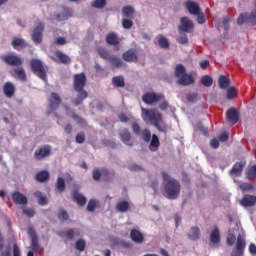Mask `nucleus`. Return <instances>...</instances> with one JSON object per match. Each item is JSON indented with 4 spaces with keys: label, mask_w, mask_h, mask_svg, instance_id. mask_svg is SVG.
<instances>
[{
    "label": "nucleus",
    "mask_w": 256,
    "mask_h": 256,
    "mask_svg": "<svg viewBox=\"0 0 256 256\" xmlns=\"http://www.w3.org/2000/svg\"><path fill=\"white\" fill-rule=\"evenodd\" d=\"M91 5L95 9H103L107 5V0H95Z\"/></svg>",
    "instance_id": "09e8293b"
},
{
    "label": "nucleus",
    "mask_w": 256,
    "mask_h": 256,
    "mask_svg": "<svg viewBox=\"0 0 256 256\" xmlns=\"http://www.w3.org/2000/svg\"><path fill=\"white\" fill-rule=\"evenodd\" d=\"M131 209V205L128 201H120L116 204V210H118L119 213H127Z\"/></svg>",
    "instance_id": "c85d7f7f"
},
{
    "label": "nucleus",
    "mask_w": 256,
    "mask_h": 256,
    "mask_svg": "<svg viewBox=\"0 0 256 256\" xmlns=\"http://www.w3.org/2000/svg\"><path fill=\"white\" fill-rule=\"evenodd\" d=\"M27 233H28L30 239H37V238H39L37 236V233L35 232V228H33V227H29L28 230H27Z\"/></svg>",
    "instance_id": "338daca9"
},
{
    "label": "nucleus",
    "mask_w": 256,
    "mask_h": 256,
    "mask_svg": "<svg viewBox=\"0 0 256 256\" xmlns=\"http://www.w3.org/2000/svg\"><path fill=\"white\" fill-rule=\"evenodd\" d=\"M198 97H199V94L190 93V94H187L186 99L189 103H195V101H197Z\"/></svg>",
    "instance_id": "052dcab7"
},
{
    "label": "nucleus",
    "mask_w": 256,
    "mask_h": 256,
    "mask_svg": "<svg viewBox=\"0 0 256 256\" xmlns=\"http://www.w3.org/2000/svg\"><path fill=\"white\" fill-rule=\"evenodd\" d=\"M236 241V244H235ZM226 245L228 247H233L230 256H244L245 249L247 247V242L245 241V235L239 234L237 237L235 236V230L230 229L228 230L227 238H226Z\"/></svg>",
    "instance_id": "f03ea898"
},
{
    "label": "nucleus",
    "mask_w": 256,
    "mask_h": 256,
    "mask_svg": "<svg viewBox=\"0 0 256 256\" xmlns=\"http://www.w3.org/2000/svg\"><path fill=\"white\" fill-rule=\"evenodd\" d=\"M3 93L5 97L11 99V97H14L15 95V85L11 82H6L3 86Z\"/></svg>",
    "instance_id": "412c9836"
},
{
    "label": "nucleus",
    "mask_w": 256,
    "mask_h": 256,
    "mask_svg": "<svg viewBox=\"0 0 256 256\" xmlns=\"http://www.w3.org/2000/svg\"><path fill=\"white\" fill-rule=\"evenodd\" d=\"M122 58L127 63H133V62H137L139 60V57L137 56V50H135V49H130V50L124 52L122 55Z\"/></svg>",
    "instance_id": "2eb2a0df"
},
{
    "label": "nucleus",
    "mask_w": 256,
    "mask_h": 256,
    "mask_svg": "<svg viewBox=\"0 0 256 256\" xmlns=\"http://www.w3.org/2000/svg\"><path fill=\"white\" fill-rule=\"evenodd\" d=\"M108 62L110 63V65H112V67H116V69H119V67H123V61H121V58L113 54L112 56H110Z\"/></svg>",
    "instance_id": "72a5a7b5"
},
{
    "label": "nucleus",
    "mask_w": 256,
    "mask_h": 256,
    "mask_svg": "<svg viewBox=\"0 0 256 256\" xmlns=\"http://www.w3.org/2000/svg\"><path fill=\"white\" fill-rule=\"evenodd\" d=\"M160 146H161V142L159 141V136H157L156 134H153L152 138L150 139V150L157 151Z\"/></svg>",
    "instance_id": "c756f323"
},
{
    "label": "nucleus",
    "mask_w": 256,
    "mask_h": 256,
    "mask_svg": "<svg viewBox=\"0 0 256 256\" xmlns=\"http://www.w3.org/2000/svg\"><path fill=\"white\" fill-rule=\"evenodd\" d=\"M28 44L25 41V39L23 38H19V37H14L12 39V47L14 49H25V47H27Z\"/></svg>",
    "instance_id": "393cba45"
},
{
    "label": "nucleus",
    "mask_w": 256,
    "mask_h": 256,
    "mask_svg": "<svg viewBox=\"0 0 256 256\" xmlns=\"http://www.w3.org/2000/svg\"><path fill=\"white\" fill-rule=\"evenodd\" d=\"M58 219L60 221H69V213L63 208L59 209Z\"/></svg>",
    "instance_id": "de8ad7c7"
},
{
    "label": "nucleus",
    "mask_w": 256,
    "mask_h": 256,
    "mask_svg": "<svg viewBox=\"0 0 256 256\" xmlns=\"http://www.w3.org/2000/svg\"><path fill=\"white\" fill-rule=\"evenodd\" d=\"M12 201L16 205H27V196L21 194V192H14L12 194Z\"/></svg>",
    "instance_id": "aec40b11"
},
{
    "label": "nucleus",
    "mask_w": 256,
    "mask_h": 256,
    "mask_svg": "<svg viewBox=\"0 0 256 256\" xmlns=\"http://www.w3.org/2000/svg\"><path fill=\"white\" fill-rule=\"evenodd\" d=\"M247 176L249 179H255L256 177V165H253L249 168L247 172Z\"/></svg>",
    "instance_id": "13d9d810"
},
{
    "label": "nucleus",
    "mask_w": 256,
    "mask_h": 256,
    "mask_svg": "<svg viewBox=\"0 0 256 256\" xmlns=\"http://www.w3.org/2000/svg\"><path fill=\"white\" fill-rule=\"evenodd\" d=\"M236 95H237V90L235 89V87H230L227 89L226 99L228 100L235 99Z\"/></svg>",
    "instance_id": "3c124183"
},
{
    "label": "nucleus",
    "mask_w": 256,
    "mask_h": 256,
    "mask_svg": "<svg viewBox=\"0 0 256 256\" xmlns=\"http://www.w3.org/2000/svg\"><path fill=\"white\" fill-rule=\"evenodd\" d=\"M23 213L26 214L27 217H35V210H33V208H24Z\"/></svg>",
    "instance_id": "774afa93"
},
{
    "label": "nucleus",
    "mask_w": 256,
    "mask_h": 256,
    "mask_svg": "<svg viewBox=\"0 0 256 256\" xmlns=\"http://www.w3.org/2000/svg\"><path fill=\"white\" fill-rule=\"evenodd\" d=\"M51 155V146L50 145H43L39 147L34 152V158L36 161H43V159H47Z\"/></svg>",
    "instance_id": "9b49d317"
},
{
    "label": "nucleus",
    "mask_w": 256,
    "mask_h": 256,
    "mask_svg": "<svg viewBox=\"0 0 256 256\" xmlns=\"http://www.w3.org/2000/svg\"><path fill=\"white\" fill-rule=\"evenodd\" d=\"M97 53L101 59H104V61H108L110 57L112 56L111 52L109 50L105 49L104 47H97Z\"/></svg>",
    "instance_id": "7c9ffc66"
},
{
    "label": "nucleus",
    "mask_w": 256,
    "mask_h": 256,
    "mask_svg": "<svg viewBox=\"0 0 256 256\" xmlns=\"http://www.w3.org/2000/svg\"><path fill=\"white\" fill-rule=\"evenodd\" d=\"M31 249L34 253H41V245H39V238L31 239Z\"/></svg>",
    "instance_id": "79ce46f5"
},
{
    "label": "nucleus",
    "mask_w": 256,
    "mask_h": 256,
    "mask_svg": "<svg viewBox=\"0 0 256 256\" xmlns=\"http://www.w3.org/2000/svg\"><path fill=\"white\" fill-rule=\"evenodd\" d=\"M230 83H231V80L225 75H221L218 79V85L220 89H227Z\"/></svg>",
    "instance_id": "473e14b6"
},
{
    "label": "nucleus",
    "mask_w": 256,
    "mask_h": 256,
    "mask_svg": "<svg viewBox=\"0 0 256 256\" xmlns=\"http://www.w3.org/2000/svg\"><path fill=\"white\" fill-rule=\"evenodd\" d=\"M1 60L6 63V65H10V67H21V65H23V59L13 54L2 55Z\"/></svg>",
    "instance_id": "9d476101"
},
{
    "label": "nucleus",
    "mask_w": 256,
    "mask_h": 256,
    "mask_svg": "<svg viewBox=\"0 0 256 256\" xmlns=\"http://www.w3.org/2000/svg\"><path fill=\"white\" fill-rule=\"evenodd\" d=\"M34 196L38 199L39 205L45 206L48 203L47 197L44 196L41 191L34 192Z\"/></svg>",
    "instance_id": "4c0bfd02"
},
{
    "label": "nucleus",
    "mask_w": 256,
    "mask_h": 256,
    "mask_svg": "<svg viewBox=\"0 0 256 256\" xmlns=\"http://www.w3.org/2000/svg\"><path fill=\"white\" fill-rule=\"evenodd\" d=\"M69 17H71V12L69 11V9L64 8L62 13H59L56 15V20L57 21H67V19H69Z\"/></svg>",
    "instance_id": "c9c22d12"
},
{
    "label": "nucleus",
    "mask_w": 256,
    "mask_h": 256,
    "mask_svg": "<svg viewBox=\"0 0 256 256\" xmlns=\"http://www.w3.org/2000/svg\"><path fill=\"white\" fill-rule=\"evenodd\" d=\"M245 165H247V162L245 160H241L240 162H236L232 169L229 171L230 175H234L235 177H241L243 173V169H245Z\"/></svg>",
    "instance_id": "f8f14e48"
},
{
    "label": "nucleus",
    "mask_w": 256,
    "mask_h": 256,
    "mask_svg": "<svg viewBox=\"0 0 256 256\" xmlns=\"http://www.w3.org/2000/svg\"><path fill=\"white\" fill-rule=\"evenodd\" d=\"M210 242L212 245H219L221 243V232L219 231V227L215 226L210 233Z\"/></svg>",
    "instance_id": "6ab92c4d"
},
{
    "label": "nucleus",
    "mask_w": 256,
    "mask_h": 256,
    "mask_svg": "<svg viewBox=\"0 0 256 256\" xmlns=\"http://www.w3.org/2000/svg\"><path fill=\"white\" fill-rule=\"evenodd\" d=\"M132 131L135 135H141V126H139V123L133 122L132 123Z\"/></svg>",
    "instance_id": "bf43d9fd"
},
{
    "label": "nucleus",
    "mask_w": 256,
    "mask_h": 256,
    "mask_svg": "<svg viewBox=\"0 0 256 256\" xmlns=\"http://www.w3.org/2000/svg\"><path fill=\"white\" fill-rule=\"evenodd\" d=\"M163 99H165V95L154 92H147L142 96V101L146 105H154V103H159Z\"/></svg>",
    "instance_id": "1a4fd4ad"
},
{
    "label": "nucleus",
    "mask_w": 256,
    "mask_h": 256,
    "mask_svg": "<svg viewBox=\"0 0 256 256\" xmlns=\"http://www.w3.org/2000/svg\"><path fill=\"white\" fill-rule=\"evenodd\" d=\"M180 32V36L177 38L178 43L180 45H187L189 43V38L187 37V34Z\"/></svg>",
    "instance_id": "5fc2aeb1"
},
{
    "label": "nucleus",
    "mask_w": 256,
    "mask_h": 256,
    "mask_svg": "<svg viewBox=\"0 0 256 256\" xmlns=\"http://www.w3.org/2000/svg\"><path fill=\"white\" fill-rule=\"evenodd\" d=\"M201 238V230L197 226H193L190 229V232L188 233V239L190 241H199Z\"/></svg>",
    "instance_id": "b1692460"
},
{
    "label": "nucleus",
    "mask_w": 256,
    "mask_h": 256,
    "mask_svg": "<svg viewBox=\"0 0 256 256\" xmlns=\"http://www.w3.org/2000/svg\"><path fill=\"white\" fill-rule=\"evenodd\" d=\"M72 198L74 199V201L77 202L78 205H80V207H85L87 203V198H85L83 194L79 193V191L74 190L72 192Z\"/></svg>",
    "instance_id": "4be33fe9"
},
{
    "label": "nucleus",
    "mask_w": 256,
    "mask_h": 256,
    "mask_svg": "<svg viewBox=\"0 0 256 256\" xmlns=\"http://www.w3.org/2000/svg\"><path fill=\"white\" fill-rule=\"evenodd\" d=\"M140 135L143 139V141H145V143H149V141H151V130L145 128L144 130H142V132H140Z\"/></svg>",
    "instance_id": "c03bdc74"
},
{
    "label": "nucleus",
    "mask_w": 256,
    "mask_h": 256,
    "mask_svg": "<svg viewBox=\"0 0 256 256\" xmlns=\"http://www.w3.org/2000/svg\"><path fill=\"white\" fill-rule=\"evenodd\" d=\"M101 177H102V170L99 168H95L92 171V178L94 181H101Z\"/></svg>",
    "instance_id": "603ef678"
},
{
    "label": "nucleus",
    "mask_w": 256,
    "mask_h": 256,
    "mask_svg": "<svg viewBox=\"0 0 256 256\" xmlns=\"http://www.w3.org/2000/svg\"><path fill=\"white\" fill-rule=\"evenodd\" d=\"M185 7L187 11H189L190 15H199L201 12V7H199V4L190 0L185 2Z\"/></svg>",
    "instance_id": "a211bd4d"
},
{
    "label": "nucleus",
    "mask_w": 256,
    "mask_h": 256,
    "mask_svg": "<svg viewBox=\"0 0 256 256\" xmlns=\"http://www.w3.org/2000/svg\"><path fill=\"white\" fill-rule=\"evenodd\" d=\"M162 180L164 181V191L167 195V199L175 200L181 194V183L172 178L167 172H161Z\"/></svg>",
    "instance_id": "7ed1b4c3"
},
{
    "label": "nucleus",
    "mask_w": 256,
    "mask_h": 256,
    "mask_svg": "<svg viewBox=\"0 0 256 256\" xmlns=\"http://www.w3.org/2000/svg\"><path fill=\"white\" fill-rule=\"evenodd\" d=\"M194 25L188 17L181 18V25L178 27V30L183 33H189L193 29Z\"/></svg>",
    "instance_id": "4468645a"
},
{
    "label": "nucleus",
    "mask_w": 256,
    "mask_h": 256,
    "mask_svg": "<svg viewBox=\"0 0 256 256\" xmlns=\"http://www.w3.org/2000/svg\"><path fill=\"white\" fill-rule=\"evenodd\" d=\"M97 203L98 202L95 199L89 200L87 204V211H89L90 213H93V211H95V209L97 208Z\"/></svg>",
    "instance_id": "6e6d98bb"
},
{
    "label": "nucleus",
    "mask_w": 256,
    "mask_h": 256,
    "mask_svg": "<svg viewBox=\"0 0 256 256\" xmlns=\"http://www.w3.org/2000/svg\"><path fill=\"white\" fill-rule=\"evenodd\" d=\"M87 97H89V94L87 93V91L78 92L77 98L73 101L74 105L76 107L78 105H81V103H83V101H85V99H87Z\"/></svg>",
    "instance_id": "f704fd0d"
},
{
    "label": "nucleus",
    "mask_w": 256,
    "mask_h": 256,
    "mask_svg": "<svg viewBox=\"0 0 256 256\" xmlns=\"http://www.w3.org/2000/svg\"><path fill=\"white\" fill-rule=\"evenodd\" d=\"M130 237H131V240L134 243H143V241L145 240V237L143 236V233H141L137 229H132L131 230Z\"/></svg>",
    "instance_id": "5701e85b"
},
{
    "label": "nucleus",
    "mask_w": 256,
    "mask_h": 256,
    "mask_svg": "<svg viewBox=\"0 0 256 256\" xmlns=\"http://www.w3.org/2000/svg\"><path fill=\"white\" fill-rule=\"evenodd\" d=\"M85 85H87V76H85V73L75 74L73 82L74 90L76 92H83L85 91Z\"/></svg>",
    "instance_id": "6e6552de"
},
{
    "label": "nucleus",
    "mask_w": 256,
    "mask_h": 256,
    "mask_svg": "<svg viewBox=\"0 0 256 256\" xmlns=\"http://www.w3.org/2000/svg\"><path fill=\"white\" fill-rule=\"evenodd\" d=\"M226 119L231 125L237 124L239 121V112L235 108H230L226 113Z\"/></svg>",
    "instance_id": "dca6fc26"
},
{
    "label": "nucleus",
    "mask_w": 256,
    "mask_h": 256,
    "mask_svg": "<svg viewBox=\"0 0 256 256\" xmlns=\"http://www.w3.org/2000/svg\"><path fill=\"white\" fill-rule=\"evenodd\" d=\"M30 67L34 75H37L42 81H47V70L41 60L35 58L31 59Z\"/></svg>",
    "instance_id": "39448f33"
},
{
    "label": "nucleus",
    "mask_w": 256,
    "mask_h": 256,
    "mask_svg": "<svg viewBox=\"0 0 256 256\" xmlns=\"http://www.w3.org/2000/svg\"><path fill=\"white\" fill-rule=\"evenodd\" d=\"M151 189H153L154 193H159V180H153L150 183Z\"/></svg>",
    "instance_id": "0e129e2a"
},
{
    "label": "nucleus",
    "mask_w": 256,
    "mask_h": 256,
    "mask_svg": "<svg viewBox=\"0 0 256 256\" xmlns=\"http://www.w3.org/2000/svg\"><path fill=\"white\" fill-rule=\"evenodd\" d=\"M174 75L177 78V84L182 85L183 87H189V85H193V83H195L193 74H188L183 64L176 65Z\"/></svg>",
    "instance_id": "20e7f679"
},
{
    "label": "nucleus",
    "mask_w": 256,
    "mask_h": 256,
    "mask_svg": "<svg viewBox=\"0 0 256 256\" xmlns=\"http://www.w3.org/2000/svg\"><path fill=\"white\" fill-rule=\"evenodd\" d=\"M122 13L124 17H128V19H133V15L135 14V9L131 6H125L122 8Z\"/></svg>",
    "instance_id": "58836bf2"
},
{
    "label": "nucleus",
    "mask_w": 256,
    "mask_h": 256,
    "mask_svg": "<svg viewBox=\"0 0 256 256\" xmlns=\"http://www.w3.org/2000/svg\"><path fill=\"white\" fill-rule=\"evenodd\" d=\"M58 235L59 237H62V239H67V241H73V239H75V230L68 229L65 231H60Z\"/></svg>",
    "instance_id": "bb28decb"
},
{
    "label": "nucleus",
    "mask_w": 256,
    "mask_h": 256,
    "mask_svg": "<svg viewBox=\"0 0 256 256\" xmlns=\"http://www.w3.org/2000/svg\"><path fill=\"white\" fill-rule=\"evenodd\" d=\"M43 31H45V24L38 22L31 34L32 41L35 45H41L43 43Z\"/></svg>",
    "instance_id": "423d86ee"
},
{
    "label": "nucleus",
    "mask_w": 256,
    "mask_h": 256,
    "mask_svg": "<svg viewBox=\"0 0 256 256\" xmlns=\"http://www.w3.org/2000/svg\"><path fill=\"white\" fill-rule=\"evenodd\" d=\"M35 180H36L38 183H45L46 181H49V171H47V170H42V171L38 172V173L35 175Z\"/></svg>",
    "instance_id": "cd10ccee"
},
{
    "label": "nucleus",
    "mask_w": 256,
    "mask_h": 256,
    "mask_svg": "<svg viewBox=\"0 0 256 256\" xmlns=\"http://www.w3.org/2000/svg\"><path fill=\"white\" fill-rule=\"evenodd\" d=\"M14 73L17 75L19 81H27V74L25 73V69H23V67L15 68Z\"/></svg>",
    "instance_id": "e433bc0d"
},
{
    "label": "nucleus",
    "mask_w": 256,
    "mask_h": 256,
    "mask_svg": "<svg viewBox=\"0 0 256 256\" xmlns=\"http://www.w3.org/2000/svg\"><path fill=\"white\" fill-rule=\"evenodd\" d=\"M106 43L108 45H119V37H117V34L111 32L106 35Z\"/></svg>",
    "instance_id": "2f4dec72"
},
{
    "label": "nucleus",
    "mask_w": 256,
    "mask_h": 256,
    "mask_svg": "<svg viewBox=\"0 0 256 256\" xmlns=\"http://www.w3.org/2000/svg\"><path fill=\"white\" fill-rule=\"evenodd\" d=\"M240 205L242 207H254L256 205V196L245 194L240 200Z\"/></svg>",
    "instance_id": "f3484780"
},
{
    "label": "nucleus",
    "mask_w": 256,
    "mask_h": 256,
    "mask_svg": "<svg viewBox=\"0 0 256 256\" xmlns=\"http://www.w3.org/2000/svg\"><path fill=\"white\" fill-rule=\"evenodd\" d=\"M102 171V181L105 183H109L111 181V178H109V175H111V172L107 168H101Z\"/></svg>",
    "instance_id": "864d4df0"
},
{
    "label": "nucleus",
    "mask_w": 256,
    "mask_h": 256,
    "mask_svg": "<svg viewBox=\"0 0 256 256\" xmlns=\"http://www.w3.org/2000/svg\"><path fill=\"white\" fill-rule=\"evenodd\" d=\"M112 83L115 87H125V79L123 78V76L113 77Z\"/></svg>",
    "instance_id": "a19ab883"
},
{
    "label": "nucleus",
    "mask_w": 256,
    "mask_h": 256,
    "mask_svg": "<svg viewBox=\"0 0 256 256\" xmlns=\"http://www.w3.org/2000/svg\"><path fill=\"white\" fill-rule=\"evenodd\" d=\"M48 111L47 115H51V113H54V111H57L59 109V105L62 103L61 96L57 92H52L50 97L48 98Z\"/></svg>",
    "instance_id": "0eeeda50"
},
{
    "label": "nucleus",
    "mask_w": 256,
    "mask_h": 256,
    "mask_svg": "<svg viewBox=\"0 0 256 256\" xmlns=\"http://www.w3.org/2000/svg\"><path fill=\"white\" fill-rule=\"evenodd\" d=\"M65 179L63 177H58L56 181V189L58 193H63L65 191Z\"/></svg>",
    "instance_id": "ea45409f"
},
{
    "label": "nucleus",
    "mask_w": 256,
    "mask_h": 256,
    "mask_svg": "<svg viewBox=\"0 0 256 256\" xmlns=\"http://www.w3.org/2000/svg\"><path fill=\"white\" fill-rule=\"evenodd\" d=\"M142 119L145 123H150L162 133H167V124L163 121V114L155 108H142Z\"/></svg>",
    "instance_id": "f257e3e1"
},
{
    "label": "nucleus",
    "mask_w": 256,
    "mask_h": 256,
    "mask_svg": "<svg viewBox=\"0 0 256 256\" xmlns=\"http://www.w3.org/2000/svg\"><path fill=\"white\" fill-rule=\"evenodd\" d=\"M238 187L241 191H243V193H245L246 191H253V189L255 188L253 184L245 182H238Z\"/></svg>",
    "instance_id": "37998d69"
},
{
    "label": "nucleus",
    "mask_w": 256,
    "mask_h": 256,
    "mask_svg": "<svg viewBox=\"0 0 256 256\" xmlns=\"http://www.w3.org/2000/svg\"><path fill=\"white\" fill-rule=\"evenodd\" d=\"M197 129L198 131L202 132L205 137H209V130L205 126H203V123L199 122L197 124Z\"/></svg>",
    "instance_id": "4d7b16f0"
},
{
    "label": "nucleus",
    "mask_w": 256,
    "mask_h": 256,
    "mask_svg": "<svg viewBox=\"0 0 256 256\" xmlns=\"http://www.w3.org/2000/svg\"><path fill=\"white\" fill-rule=\"evenodd\" d=\"M197 15V23H199V25H204L206 19H205V14H203L202 12H198Z\"/></svg>",
    "instance_id": "69168bd1"
},
{
    "label": "nucleus",
    "mask_w": 256,
    "mask_h": 256,
    "mask_svg": "<svg viewBox=\"0 0 256 256\" xmlns=\"http://www.w3.org/2000/svg\"><path fill=\"white\" fill-rule=\"evenodd\" d=\"M55 56L57 57L59 62L62 63L63 65H69V63H71V57H69V55H67L59 50H57L55 52Z\"/></svg>",
    "instance_id": "a878e982"
},
{
    "label": "nucleus",
    "mask_w": 256,
    "mask_h": 256,
    "mask_svg": "<svg viewBox=\"0 0 256 256\" xmlns=\"http://www.w3.org/2000/svg\"><path fill=\"white\" fill-rule=\"evenodd\" d=\"M158 45L161 47V49H169V40L163 36H160L158 38Z\"/></svg>",
    "instance_id": "49530a36"
},
{
    "label": "nucleus",
    "mask_w": 256,
    "mask_h": 256,
    "mask_svg": "<svg viewBox=\"0 0 256 256\" xmlns=\"http://www.w3.org/2000/svg\"><path fill=\"white\" fill-rule=\"evenodd\" d=\"M122 27L124 29H131V27H133V20L123 19L122 20Z\"/></svg>",
    "instance_id": "680f3d73"
},
{
    "label": "nucleus",
    "mask_w": 256,
    "mask_h": 256,
    "mask_svg": "<svg viewBox=\"0 0 256 256\" xmlns=\"http://www.w3.org/2000/svg\"><path fill=\"white\" fill-rule=\"evenodd\" d=\"M119 137L122 143H124V145H127L128 147H133V142L131 140V132L129 131V129H122L119 133Z\"/></svg>",
    "instance_id": "ddd939ff"
},
{
    "label": "nucleus",
    "mask_w": 256,
    "mask_h": 256,
    "mask_svg": "<svg viewBox=\"0 0 256 256\" xmlns=\"http://www.w3.org/2000/svg\"><path fill=\"white\" fill-rule=\"evenodd\" d=\"M76 143H79V144H82V143H85V133L83 132H80L76 135Z\"/></svg>",
    "instance_id": "e2e57ef3"
},
{
    "label": "nucleus",
    "mask_w": 256,
    "mask_h": 256,
    "mask_svg": "<svg viewBox=\"0 0 256 256\" xmlns=\"http://www.w3.org/2000/svg\"><path fill=\"white\" fill-rule=\"evenodd\" d=\"M85 247H86L85 240L79 239L76 241L75 248L77 249V251L83 252V251H85Z\"/></svg>",
    "instance_id": "8fccbe9b"
},
{
    "label": "nucleus",
    "mask_w": 256,
    "mask_h": 256,
    "mask_svg": "<svg viewBox=\"0 0 256 256\" xmlns=\"http://www.w3.org/2000/svg\"><path fill=\"white\" fill-rule=\"evenodd\" d=\"M201 83L204 87H211L213 85V78L209 75H204L201 78Z\"/></svg>",
    "instance_id": "a18cd8bd"
}]
</instances>
